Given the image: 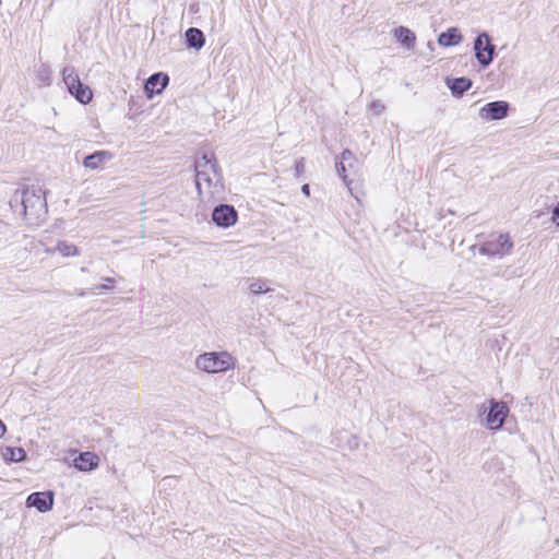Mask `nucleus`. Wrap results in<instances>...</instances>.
<instances>
[{"instance_id":"6e6552de","label":"nucleus","mask_w":559,"mask_h":559,"mask_svg":"<svg viewBox=\"0 0 559 559\" xmlns=\"http://www.w3.org/2000/svg\"><path fill=\"white\" fill-rule=\"evenodd\" d=\"M510 105L504 100H495L485 104L479 110V117L486 121L501 120L509 114Z\"/></svg>"},{"instance_id":"5701e85b","label":"nucleus","mask_w":559,"mask_h":559,"mask_svg":"<svg viewBox=\"0 0 559 559\" xmlns=\"http://www.w3.org/2000/svg\"><path fill=\"white\" fill-rule=\"evenodd\" d=\"M36 79L41 85L50 84V70L47 66L41 64L36 72Z\"/></svg>"},{"instance_id":"c756f323","label":"nucleus","mask_w":559,"mask_h":559,"mask_svg":"<svg viewBox=\"0 0 559 559\" xmlns=\"http://www.w3.org/2000/svg\"><path fill=\"white\" fill-rule=\"evenodd\" d=\"M5 431H7V427L3 424V421L0 419V438H2L4 436Z\"/></svg>"},{"instance_id":"39448f33","label":"nucleus","mask_w":559,"mask_h":559,"mask_svg":"<svg viewBox=\"0 0 559 559\" xmlns=\"http://www.w3.org/2000/svg\"><path fill=\"white\" fill-rule=\"evenodd\" d=\"M474 51L478 63L487 68L496 56V46L491 43L490 36L483 32L474 40Z\"/></svg>"},{"instance_id":"20e7f679","label":"nucleus","mask_w":559,"mask_h":559,"mask_svg":"<svg viewBox=\"0 0 559 559\" xmlns=\"http://www.w3.org/2000/svg\"><path fill=\"white\" fill-rule=\"evenodd\" d=\"M62 80L68 92L81 104H88L93 98L91 88L83 84L78 72L71 66L64 67L62 70Z\"/></svg>"},{"instance_id":"6ab92c4d","label":"nucleus","mask_w":559,"mask_h":559,"mask_svg":"<svg viewBox=\"0 0 559 559\" xmlns=\"http://www.w3.org/2000/svg\"><path fill=\"white\" fill-rule=\"evenodd\" d=\"M5 461L10 462H22L26 459V452L22 448L7 447L2 453Z\"/></svg>"},{"instance_id":"4be33fe9","label":"nucleus","mask_w":559,"mask_h":559,"mask_svg":"<svg viewBox=\"0 0 559 559\" xmlns=\"http://www.w3.org/2000/svg\"><path fill=\"white\" fill-rule=\"evenodd\" d=\"M249 290L253 295H261L271 290L270 287L266 286V281L261 278H252L250 280Z\"/></svg>"},{"instance_id":"c85d7f7f","label":"nucleus","mask_w":559,"mask_h":559,"mask_svg":"<svg viewBox=\"0 0 559 559\" xmlns=\"http://www.w3.org/2000/svg\"><path fill=\"white\" fill-rule=\"evenodd\" d=\"M301 192L304 195L309 197L310 195V186L308 183H305L301 187Z\"/></svg>"},{"instance_id":"7c9ffc66","label":"nucleus","mask_w":559,"mask_h":559,"mask_svg":"<svg viewBox=\"0 0 559 559\" xmlns=\"http://www.w3.org/2000/svg\"><path fill=\"white\" fill-rule=\"evenodd\" d=\"M78 296L83 297V296H85V293L83 290H81V292L78 293Z\"/></svg>"},{"instance_id":"2eb2a0df","label":"nucleus","mask_w":559,"mask_h":559,"mask_svg":"<svg viewBox=\"0 0 559 559\" xmlns=\"http://www.w3.org/2000/svg\"><path fill=\"white\" fill-rule=\"evenodd\" d=\"M99 457L92 452H83L74 460V466L79 471L88 472L98 466Z\"/></svg>"},{"instance_id":"1a4fd4ad","label":"nucleus","mask_w":559,"mask_h":559,"mask_svg":"<svg viewBox=\"0 0 559 559\" xmlns=\"http://www.w3.org/2000/svg\"><path fill=\"white\" fill-rule=\"evenodd\" d=\"M508 412L509 409L503 402L491 400L489 412L486 416L487 426L492 430L500 429L504 423Z\"/></svg>"},{"instance_id":"f257e3e1","label":"nucleus","mask_w":559,"mask_h":559,"mask_svg":"<svg viewBox=\"0 0 559 559\" xmlns=\"http://www.w3.org/2000/svg\"><path fill=\"white\" fill-rule=\"evenodd\" d=\"M195 187L198 194L202 197V185L206 188L223 187L222 170L213 154L204 153L202 157L194 163Z\"/></svg>"},{"instance_id":"f8f14e48","label":"nucleus","mask_w":559,"mask_h":559,"mask_svg":"<svg viewBox=\"0 0 559 559\" xmlns=\"http://www.w3.org/2000/svg\"><path fill=\"white\" fill-rule=\"evenodd\" d=\"M169 83V76L163 72L152 74L145 82L144 90L148 97L162 93Z\"/></svg>"},{"instance_id":"0eeeda50","label":"nucleus","mask_w":559,"mask_h":559,"mask_svg":"<svg viewBox=\"0 0 559 559\" xmlns=\"http://www.w3.org/2000/svg\"><path fill=\"white\" fill-rule=\"evenodd\" d=\"M238 213L233 205L219 204L213 209L212 221L222 228H228L236 224Z\"/></svg>"},{"instance_id":"9d476101","label":"nucleus","mask_w":559,"mask_h":559,"mask_svg":"<svg viewBox=\"0 0 559 559\" xmlns=\"http://www.w3.org/2000/svg\"><path fill=\"white\" fill-rule=\"evenodd\" d=\"M358 165V160L353 152L348 148L344 150L341 153V156L336 158L335 168L338 176L342 178L346 186H349L347 170L356 171V167Z\"/></svg>"},{"instance_id":"ddd939ff","label":"nucleus","mask_w":559,"mask_h":559,"mask_svg":"<svg viewBox=\"0 0 559 559\" xmlns=\"http://www.w3.org/2000/svg\"><path fill=\"white\" fill-rule=\"evenodd\" d=\"M447 85L454 97H461L473 86V81L466 76L447 79Z\"/></svg>"},{"instance_id":"7ed1b4c3","label":"nucleus","mask_w":559,"mask_h":559,"mask_svg":"<svg viewBox=\"0 0 559 559\" xmlns=\"http://www.w3.org/2000/svg\"><path fill=\"white\" fill-rule=\"evenodd\" d=\"M236 359L227 352H211L198 356L195 366L209 373L224 372L234 369Z\"/></svg>"},{"instance_id":"a211bd4d","label":"nucleus","mask_w":559,"mask_h":559,"mask_svg":"<svg viewBox=\"0 0 559 559\" xmlns=\"http://www.w3.org/2000/svg\"><path fill=\"white\" fill-rule=\"evenodd\" d=\"M397 40L406 48H412L415 45L416 36L407 27L400 26L394 31Z\"/></svg>"},{"instance_id":"dca6fc26","label":"nucleus","mask_w":559,"mask_h":559,"mask_svg":"<svg viewBox=\"0 0 559 559\" xmlns=\"http://www.w3.org/2000/svg\"><path fill=\"white\" fill-rule=\"evenodd\" d=\"M187 46L200 50L205 45L203 32L197 27H189L185 33Z\"/></svg>"},{"instance_id":"aec40b11","label":"nucleus","mask_w":559,"mask_h":559,"mask_svg":"<svg viewBox=\"0 0 559 559\" xmlns=\"http://www.w3.org/2000/svg\"><path fill=\"white\" fill-rule=\"evenodd\" d=\"M24 202H25V187L22 189L15 190L13 195L10 199V206L13 211H21L24 215Z\"/></svg>"},{"instance_id":"cd10ccee","label":"nucleus","mask_w":559,"mask_h":559,"mask_svg":"<svg viewBox=\"0 0 559 559\" xmlns=\"http://www.w3.org/2000/svg\"><path fill=\"white\" fill-rule=\"evenodd\" d=\"M348 444H349L350 449H356L358 447L357 438L356 437H352L350 440L348 441Z\"/></svg>"},{"instance_id":"f03ea898","label":"nucleus","mask_w":559,"mask_h":559,"mask_svg":"<svg viewBox=\"0 0 559 559\" xmlns=\"http://www.w3.org/2000/svg\"><path fill=\"white\" fill-rule=\"evenodd\" d=\"M47 215V201L45 191L40 187H25L24 216L32 223L36 224L44 219Z\"/></svg>"},{"instance_id":"b1692460","label":"nucleus","mask_w":559,"mask_h":559,"mask_svg":"<svg viewBox=\"0 0 559 559\" xmlns=\"http://www.w3.org/2000/svg\"><path fill=\"white\" fill-rule=\"evenodd\" d=\"M103 281H104V283L102 285L95 286L94 288H92V294L96 295L103 290H112L114 289L115 280L112 277H104Z\"/></svg>"},{"instance_id":"412c9836","label":"nucleus","mask_w":559,"mask_h":559,"mask_svg":"<svg viewBox=\"0 0 559 559\" xmlns=\"http://www.w3.org/2000/svg\"><path fill=\"white\" fill-rule=\"evenodd\" d=\"M56 250L63 257H75L79 254L78 247L67 241H58Z\"/></svg>"},{"instance_id":"4468645a","label":"nucleus","mask_w":559,"mask_h":559,"mask_svg":"<svg viewBox=\"0 0 559 559\" xmlns=\"http://www.w3.org/2000/svg\"><path fill=\"white\" fill-rule=\"evenodd\" d=\"M112 158V154L108 151H97L87 155L83 160V166L90 169H98L106 162Z\"/></svg>"},{"instance_id":"9b49d317","label":"nucleus","mask_w":559,"mask_h":559,"mask_svg":"<svg viewBox=\"0 0 559 559\" xmlns=\"http://www.w3.org/2000/svg\"><path fill=\"white\" fill-rule=\"evenodd\" d=\"M55 495L52 491L33 492L26 499L28 508H36L39 512H47L52 509Z\"/></svg>"},{"instance_id":"a878e982","label":"nucleus","mask_w":559,"mask_h":559,"mask_svg":"<svg viewBox=\"0 0 559 559\" xmlns=\"http://www.w3.org/2000/svg\"><path fill=\"white\" fill-rule=\"evenodd\" d=\"M370 109L376 114L380 115L384 111L385 106L380 100H374L370 104Z\"/></svg>"},{"instance_id":"423d86ee","label":"nucleus","mask_w":559,"mask_h":559,"mask_svg":"<svg viewBox=\"0 0 559 559\" xmlns=\"http://www.w3.org/2000/svg\"><path fill=\"white\" fill-rule=\"evenodd\" d=\"M513 242L508 234H500L497 238L484 242L479 252L484 255L502 258L511 252Z\"/></svg>"},{"instance_id":"f3484780","label":"nucleus","mask_w":559,"mask_h":559,"mask_svg":"<svg viewBox=\"0 0 559 559\" xmlns=\"http://www.w3.org/2000/svg\"><path fill=\"white\" fill-rule=\"evenodd\" d=\"M463 39L462 34L456 27H450L442 32L438 37V44L443 47H452L459 45Z\"/></svg>"},{"instance_id":"2f4dec72","label":"nucleus","mask_w":559,"mask_h":559,"mask_svg":"<svg viewBox=\"0 0 559 559\" xmlns=\"http://www.w3.org/2000/svg\"><path fill=\"white\" fill-rule=\"evenodd\" d=\"M81 271L82 272H87V269L86 267H81Z\"/></svg>"},{"instance_id":"393cba45","label":"nucleus","mask_w":559,"mask_h":559,"mask_svg":"<svg viewBox=\"0 0 559 559\" xmlns=\"http://www.w3.org/2000/svg\"><path fill=\"white\" fill-rule=\"evenodd\" d=\"M305 173V158L301 157L295 163V176L300 177Z\"/></svg>"},{"instance_id":"bb28decb","label":"nucleus","mask_w":559,"mask_h":559,"mask_svg":"<svg viewBox=\"0 0 559 559\" xmlns=\"http://www.w3.org/2000/svg\"><path fill=\"white\" fill-rule=\"evenodd\" d=\"M552 221L559 226V202L552 210Z\"/></svg>"}]
</instances>
